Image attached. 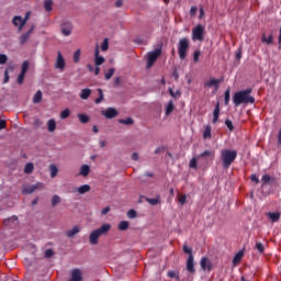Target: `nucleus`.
Returning a JSON list of instances; mask_svg holds the SVG:
<instances>
[{"instance_id": "obj_1", "label": "nucleus", "mask_w": 281, "mask_h": 281, "mask_svg": "<svg viewBox=\"0 0 281 281\" xmlns=\"http://www.w3.org/2000/svg\"><path fill=\"white\" fill-rule=\"evenodd\" d=\"M251 88L238 91L233 97V102L235 106H240V104H254L256 98L251 97Z\"/></svg>"}, {"instance_id": "obj_2", "label": "nucleus", "mask_w": 281, "mask_h": 281, "mask_svg": "<svg viewBox=\"0 0 281 281\" xmlns=\"http://www.w3.org/2000/svg\"><path fill=\"white\" fill-rule=\"evenodd\" d=\"M236 157H238V151L232 149H223L220 154V159L222 161V166L224 170H228L234 161H236Z\"/></svg>"}, {"instance_id": "obj_3", "label": "nucleus", "mask_w": 281, "mask_h": 281, "mask_svg": "<svg viewBox=\"0 0 281 281\" xmlns=\"http://www.w3.org/2000/svg\"><path fill=\"white\" fill-rule=\"evenodd\" d=\"M111 231V224H103L100 228L92 231L89 235L90 245H98L100 236H106Z\"/></svg>"}, {"instance_id": "obj_4", "label": "nucleus", "mask_w": 281, "mask_h": 281, "mask_svg": "<svg viewBox=\"0 0 281 281\" xmlns=\"http://www.w3.org/2000/svg\"><path fill=\"white\" fill-rule=\"evenodd\" d=\"M189 49H190V40H188V37L181 38L178 43V54H179L180 60H186Z\"/></svg>"}, {"instance_id": "obj_5", "label": "nucleus", "mask_w": 281, "mask_h": 281, "mask_svg": "<svg viewBox=\"0 0 281 281\" xmlns=\"http://www.w3.org/2000/svg\"><path fill=\"white\" fill-rule=\"evenodd\" d=\"M205 38V26L198 24L192 30V41H204Z\"/></svg>"}, {"instance_id": "obj_6", "label": "nucleus", "mask_w": 281, "mask_h": 281, "mask_svg": "<svg viewBox=\"0 0 281 281\" xmlns=\"http://www.w3.org/2000/svg\"><path fill=\"white\" fill-rule=\"evenodd\" d=\"M161 56V48H156L154 52L148 53L147 68L150 69L157 61V58Z\"/></svg>"}, {"instance_id": "obj_7", "label": "nucleus", "mask_w": 281, "mask_h": 281, "mask_svg": "<svg viewBox=\"0 0 281 281\" xmlns=\"http://www.w3.org/2000/svg\"><path fill=\"white\" fill-rule=\"evenodd\" d=\"M29 20H30V12H26L24 19L21 15H15L12 20V24L14 25V27H19V23H20V30H23V27H25V24L27 23ZM16 21H19V23H16Z\"/></svg>"}, {"instance_id": "obj_8", "label": "nucleus", "mask_w": 281, "mask_h": 281, "mask_svg": "<svg viewBox=\"0 0 281 281\" xmlns=\"http://www.w3.org/2000/svg\"><path fill=\"white\" fill-rule=\"evenodd\" d=\"M221 82H223V78H211L209 81L204 82V89H212V87H214L215 91H218Z\"/></svg>"}, {"instance_id": "obj_9", "label": "nucleus", "mask_w": 281, "mask_h": 281, "mask_svg": "<svg viewBox=\"0 0 281 281\" xmlns=\"http://www.w3.org/2000/svg\"><path fill=\"white\" fill-rule=\"evenodd\" d=\"M261 182L262 188H265V186H278V179L276 177H271L270 175H263Z\"/></svg>"}, {"instance_id": "obj_10", "label": "nucleus", "mask_w": 281, "mask_h": 281, "mask_svg": "<svg viewBox=\"0 0 281 281\" xmlns=\"http://www.w3.org/2000/svg\"><path fill=\"white\" fill-rule=\"evenodd\" d=\"M119 114L120 113L115 108H108L106 110H103L101 112V115H103V117H105L106 120H113V117H117Z\"/></svg>"}, {"instance_id": "obj_11", "label": "nucleus", "mask_w": 281, "mask_h": 281, "mask_svg": "<svg viewBox=\"0 0 281 281\" xmlns=\"http://www.w3.org/2000/svg\"><path fill=\"white\" fill-rule=\"evenodd\" d=\"M41 188H44V184L42 182H37L35 184L27 186L23 189L24 194H33V192H36V190H41Z\"/></svg>"}, {"instance_id": "obj_12", "label": "nucleus", "mask_w": 281, "mask_h": 281, "mask_svg": "<svg viewBox=\"0 0 281 281\" xmlns=\"http://www.w3.org/2000/svg\"><path fill=\"white\" fill-rule=\"evenodd\" d=\"M71 32H74V25L71 22H64L61 24V34L64 36H71Z\"/></svg>"}, {"instance_id": "obj_13", "label": "nucleus", "mask_w": 281, "mask_h": 281, "mask_svg": "<svg viewBox=\"0 0 281 281\" xmlns=\"http://www.w3.org/2000/svg\"><path fill=\"white\" fill-rule=\"evenodd\" d=\"M214 157H216V153L214 150H205L202 154L198 156V159H210L211 161L214 160Z\"/></svg>"}, {"instance_id": "obj_14", "label": "nucleus", "mask_w": 281, "mask_h": 281, "mask_svg": "<svg viewBox=\"0 0 281 281\" xmlns=\"http://www.w3.org/2000/svg\"><path fill=\"white\" fill-rule=\"evenodd\" d=\"M55 69H60V71L65 69V57H63V54L60 52H58L57 54Z\"/></svg>"}, {"instance_id": "obj_15", "label": "nucleus", "mask_w": 281, "mask_h": 281, "mask_svg": "<svg viewBox=\"0 0 281 281\" xmlns=\"http://www.w3.org/2000/svg\"><path fill=\"white\" fill-rule=\"evenodd\" d=\"M187 271L189 273H196V269L194 268V256H189L187 259Z\"/></svg>"}, {"instance_id": "obj_16", "label": "nucleus", "mask_w": 281, "mask_h": 281, "mask_svg": "<svg viewBox=\"0 0 281 281\" xmlns=\"http://www.w3.org/2000/svg\"><path fill=\"white\" fill-rule=\"evenodd\" d=\"M200 266L203 271H212V262H210L206 257L201 259Z\"/></svg>"}, {"instance_id": "obj_17", "label": "nucleus", "mask_w": 281, "mask_h": 281, "mask_svg": "<svg viewBox=\"0 0 281 281\" xmlns=\"http://www.w3.org/2000/svg\"><path fill=\"white\" fill-rule=\"evenodd\" d=\"M34 32V26H32L27 33H24L23 35L20 36L19 41H20V45H25V43H27V41H30V36L31 34Z\"/></svg>"}, {"instance_id": "obj_18", "label": "nucleus", "mask_w": 281, "mask_h": 281, "mask_svg": "<svg viewBox=\"0 0 281 281\" xmlns=\"http://www.w3.org/2000/svg\"><path fill=\"white\" fill-rule=\"evenodd\" d=\"M94 63L97 67H100L104 63V57L100 56V48L98 46L94 50Z\"/></svg>"}, {"instance_id": "obj_19", "label": "nucleus", "mask_w": 281, "mask_h": 281, "mask_svg": "<svg viewBox=\"0 0 281 281\" xmlns=\"http://www.w3.org/2000/svg\"><path fill=\"white\" fill-rule=\"evenodd\" d=\"M142 199H145V201L149 203V205H159L161 203V195H156V198L153 199L142 196Z\"/></svg>"}, {"instance_id": "obj_20", "label": "nucleus", "mask_w": 281, "mask_h": 281, "mask_svg": "<svg viewBox=\"0 0 281 281\" xmlns=\"http://www.w3.org/2000/svg\"><path fill=\"white\" fill-rule=\"evenodd\" d=\"M69 281H82V272L80 269H75L71 271V278Z\"/></svg>"}, {"instance_id": "obj_21", "label": "nucleus", "mask_w": 281, "mask_h": 281, "mask_svg": "<svg viewBox=\"0 0 281 281\" xmlns=\"http://www.w3.org/2000/svg\"><path fill=\"white\" fill-rule=\"evenodd\" d=\"M221 115V103H216L215 109L213 111V124H216L218 122V117Z\"/></svg>"}, {"instance_id": "obj_22", "label": "nucleus", "mask_w": 281, "mask_h": 281, "mask_svg": "<svg viewBox=\"0 0 281 281\" xmlns=\"http://www.w3.org/2000/svg\"><path fill=\"white\" fill-rule=\"evenodd\" d=\"M268 218L272 221V223H278L280 221L281 213L280 212H269L267 213Z\"/></svg>"}, {"instance_id": "obj_23", "label": "nucleus", "mask_w": 281, "mask_h": 281, "mask_svg": "<svg viewBox=\"0 0 281 281\" xmlns=\"http://www.w3.org/2000/svg\"><path fill=\"white\" fill-rule=\"evenodd\" d=\"M43 101V91L37 90L33 97V104H41Z\"/></svg>"}, {"instance_id": "obj_24", "label": "nucleus", "mask_w": 281, "mask_h": 281, "mask_svg": "<svg viewBox=\"0 0 281 281\" xmlns=\"http://www.w3.org/2000/svg\"><path fill=\"white\" fill-rule=\"evenodd\" d=\"M80 233V228L78 226H74L72 229L66 232L67 238H74L76 234Z\"/></svg>"}, {"instance_id": "obj_25", "label": "nucleus", "mask_w": 281, "mask_h": 281, "mask_svg": "<svg viewBox=\"0 0 281 281\" xmlns=\"http://www.w3.org/2000/svg\"><path fill=\"white\" fill-rule=\"evenodd\" d=\"M89 172H91V168L88 165H82L79 175L81 177H89Z\"/></svg>"}, {"instance_id": "obj_26", "label": "nucleus", "mask_w": 281, "mask_h": 281, "mask_svg": "<svg viewBox=\"0 0 281 281\" xmlns=\"http://www.w3.org/2000/svg\"><path fill=\"white\" fill-rule=\"evenodd\" d=\"M90 95H91V89H89V88L82 89L81 93L79 94L81 100H89Z\"/></svg>"}, {"instance_id": "obj_27", "label": "nucleus", "mask_w": 281, "mask_h": 281, "mask_svg": "<svg viewBox=\"0 0 281 281\" xmlns=\"http://www.w3.org/2000/svg\"><path fill=\"white\" fill-rule=\"evenodd\" d=\"M203 139H212V126H205V130L203 132Z\"/></svg>"}, {"instance_id": "obj_28", "label": "nucleus", "mask_w": 281, "mask_h": 281, "mask_svg": "<svg viewBox=\"0 0 281 281\" xmlns=\"http://www.w3.org/2000/svg\"><path fill=\"white\" fill-rule=\"evenodd\" d=\"M47 130L49 133H54V131H56V121L54 119L48 120Z\"/></svg>"}, {"instance_id": "obj_29", "label": "nucleus", "mask_w": 281, "mask_h": 281, "mask_svg": "<svg viewBox=\"0 0 281 281\" xmlns=\"http://www.w3.org/2000/svg\"><path fill=\"white\" fill-rule=\"evenodd\" d=\"M79 194H87V192H91V187L89 184H83L78 188Z\"/></svg>"}, {"instance_id": "obj_30", "label": "nucleus", "mask_w": 281, "mask_h": 281, "mask_svg": "<svg viewBox=\"0 0 281 281\" xmlns=\"http://www.w3.org/2000/svg\"><path fill=\"white\" fill-rule=\"evenodd\" d=\"M173 111H175V102L170 100L166 106V115H170V113H172Z\"/></svg>"}, {"instance_id": "obj_31", "label": "nucleus", "mask_w": 281, "mask_h": 281, "mask_svg": "<svg viewBox=\"0 0 281 281\" xmlns=\"http://www.w3.org/2000/svg\"><path fill=\"white\" fill-rule=\"evenodd\" d=\"M128 227H130L128 221H122L119 223L120 232H126V229H128Z\"/></svg>"}, {"instance_id": "obj_32", "label": "nucleus", "mask_w": 281, "mask_h": 281, "mask_svg": "<svg viewBox=\"0 0 281 281\" xmlns=\"http://www.w3.org/2000/svg\"><path fill=\"white\" fill-rule=\"evenodd\" d=\"M25 175H32L34 172V164L27 162L24 167Z\"/></svg>"}, {"instance_id": "obj_33", "label": "nucleus", "mask_w": 281, "mask_h": 281, "mask_svg": "<svg viewBox=\"0 0 281 281\" xmlns=\"http://www.w3.org/2000/svg\"><path fill=\"white\" fill-rule=\"evenodd\" d=\"M49 170H50V178L52 179L56 178V176L58 175V167H56V165H50Z\"/></svg>"}, {"instance_id": "obj_34", "label": "nucleus", "mask_w": 281, "mask_h": 281, "mask_svg": "<svg viewBox=\"0 0 281 281\" xmlns=\"http://www.w3.org/2000/svg\"><path fill=\"white\" fill-rule=\"evenodd\" d=\"M119 124H125V126H131V124H134V121L132 117L120 119Z\"/></svg>"}, {"instance_id": "obj_35", "label": "nucleus", "mask_w": 281, "mask_h": 281, "mask_svg": "<svg viewBox=\"0 0 281 281\" xmlns=\"http://www.w3.org/2000/svg\"><path fill=\"white\" fill-rule=\"evenodd\" d=\"M78 120L81 122V124H88L90 119L87 114H78Z\"/></svg>"}, {"instance_id": "obj_36", "label": "nucleus", "mask_w": 281, "mask_h": 281, "mask_svg": "<svg viewBox=\"0 0 281 281\" xmlns=\"http://www.w3.org/2000/svg\"><path fill=\"white\" fill-rule=\"evenodd\" d=\"M54 5V1L52 0H45L44 2V9L46 12H52V7Z\"/></svg>"}, {"instance_id": "obj_37", "label": "nucleus", "mask_w": 281, "mask_h": 281, "mask_svg": "<svg viewBox=\"0 0 281 281\" xmlns=\"http://www.w3.org/2000/svg\"><path fill=\"white\" fill-rule=\"evenodd\" d=\"M169 93H170L171 98H175L176 100L181 98V90H177L175 92V90H172V88H169Z\"/></svg>"}, {"instance_id": "obj_38", "label": "nucleus", "mask_w": 281, "mask_h": 281, "mask_svg": "<svg viewBox=\"0 0 281 281\" xmlns=\"http://www.w3.org/2000/svg\"><path fill=\"white\" fill-rule=\"evenodd\" d=\"M243 251H239L238 254L235 255V257L233 258V263L238 265V262H240V260H243Z\"/></svg>"}, {"instance_id": "obj_39", "label": "nucleus", "mask_w": 281, "mask_h": 281, "mask_svg": "<svg viewBox=\"0 0 281 281\" xmlns=\"http://www.w3.org/2000/svg\"><path fill=\"white\" fill-rule=\"evenodd\" d=\"M30 69V61L24 60L22 63V69H21V74H27V70Z\"/></svg>"}, {"instance_id": "obj_40", "label": "nucleus", "mask_w": 281, "mask_h": 281, "mask_svg": "<svg viewBox=\"0 0 281 281\" xmlns=\"http://www.w3.org/2000/svg\"><path fill=\"white\" fill-rule=\"evenodd\" d=\"M98 93H99V98L95 99V104H100V102H102V100H104V92L102 91V89H98Z\"/></svg>"}, {"instance_id": "obj_41", "label": "nucleus", "mask_w": 281, "mask_h": 281, "mask_svg": "<svg viewBox=\"0 0 281 281\" xmlns=\"http://www.w3.org/2000/svg\"><path fill=\"white\" fill-rule=\"evenodd\" d=\"M262 43H267V45H273V35L262 36Z\"/></svg>"}, {"instance_id": "obj_42", "label": "nucleus", "mask_w": 281, "mask_h": 281, "mask_svg": "<svg viewBox=\"0 0 281 281\" xmlns=\"http://www.w3.org/2000/svg\"><path fill=\"white\" fill-rule=\"evenodd\" d=\"M255 249H258L259 254H265V245L260 241L256 243Z\"/></svg>"}, {"instance_id": "obj_43", "label": "nucleus", "mask_w": 281, "mask_h": 281, "mask_svg": "<svg viewBox=\"0 0 281 281\" xmlns=\"http://www.w3.org/2000/svg\"><path fill=\"white\" fill-rule=\"evenodd\" d=\"M60 198L57 195V194H55L53 198H52V206L53 207H56V205H58V203H60Z\"/></svg>"}, {"instance_id": "obj_44", "label": "nucleus", "mask_w": 281, "mask_h": 281, "mask_svg": "<svg viewBox=\"0 0 281 281\" xmlns=\"http://www.w3.org/2000/svg\"><path fill=\"white\" fill-rule=\"evenodd\" d=\"M113 74H115V69L110 68L108 72H105V80H111L113 78Z\"/></svg>"}, {"instance_id": "obj_45", "label": "nucleus", "mask_w": 281, "mask_h": 281, "mask_svg": "<svg viewBox=\"0 0 281 281\" xmlns=\"http://www.w3.org/2000/svg\"><path fill=\"white\" fill-rule=\"evenodd\" d=\"M18 221H19V217H16V216L7 218V220H4V225H10V223L15 224V223H18Z\"/></svg>"}, {"instance_id": "obj_46", "label": "nucleus", "mask_w": 281, "mask_h": 281, "mask_svg": "<svg viewBox=\"0 0 281 281\" xmlns=\"http://www.w3.org/2000/svg\"><path fill=\"white\" fill-rule=\"evenodd\" d=\"M167 276H168V278H171V279L176 278V280H179V273H177V271H175V270L168 271Z\"/></svg>"}, {"instance_id": "obj_47", "label": "nucleus", "mask_w": 281, "mask_h": 281, "mask_svg": "<svg viewBox=\"0 0 281 281\" xmlns=\"http://www.w3.org/2000/svg\"><path fill=\"white\" fill-rule=\"evenodd\" d=\"M24 80H25V74L20 72L16 79L18 85H23Z\"/></svg>"}, {"instance_id": "obj_48", "label": "nucleus", "mask_w": 281, "mask_h": 281, "mask_svg": "<svg viewBox=\"0 0 281 281\" xmlns=\"http://www.w3.org/2000/svg\"><path fill=\"white\" fill-rule=\"evenodd\" d=\"M69 115H70L69 109H65V110L61 111V113H60V119H61V120H67V117H69Z\"/></svg>"}, {"instance_id": "obj_49", "label": "nucleus", "mask_w": 281, "mask_h": 281, "mask_svg": "<svg viewBox=\"0 0 281 281\" xmlns=\"http://www.w3.org/2000/svg\"><path fill=\"white\" fill-rule=\"evenodd\" d=\"M127 218H137V211L135 210L127 211Z\"/></svg>"}, {"instance_id": "obj_50", "label": "nucleus", "mask_w": 281, "mask_h": 281, "mask_svg": "<svg viewBox=\"0 0 281 281\" xmlns=\"http://www.w3.org/2000/svg\"><path fill=\"white\" fill-rule=\"evenodd\" d=\"M225 125L227 126L228 131H234V123L232 122V120L226 119L225 120Z\"/></svg>"}, {"instance_id": "obj_51", "label": "nucleus", "mask_w": 281, "mask_h": 281, "mask_svg": "<svg viewBox=\"0 0 281 281\" xmlns=\"http://www.w3.org/2000/svg\"><path fill=\"white\" fill-rule=\"evenodd\" d=\"M102 52H106L109 49V38H105L101 44Z\"/></svg>"}, {"instance_id": "obj_52", "label": "nucleus", "mask_w": 281, "mask_h": 281, "mask_svg": "<svg viewBox=\"0 0 281 281\" xmlns=\"http://www.w3.org/2000/svg\"><path fill=\"white\" fill-rule=\"evenodd\" d=\"M182 249H183L184 254H188V256H193L192 255V248H190L188 246V244H184Z\"/></svg>"}, {"instance_id": "obj_53", "label": "nucleus", "mask_w": 281, "mask_h": 281, "mask_svg": "<svg viewBox=\"0 0 281 281\" xmlns=\"http://www.w3.org/2000/svg\"><path fill=\"white\" fill-rule=\"evenodd\" d=\"M74 63H80V49L74 53Z\"/></svg>"}, {"instance_id": "obj_54", "label": "nucleus", "mask_w": 281, "mask_h": 281, "mask_svg": "<svg viewBox=\"0 0 281 281\" xmlns=\"http://www.w3.org/2000/svg\"><path fill=\"white\" fill-rule=\"evenodd\" d=\"M178 201H179L180 205H184L188 201V195H186V194L180 195Z\"/></svg>"}, {"instance_id": "obj_55", "label": "nucleus", "mask_w": 281, "mask_h": 281, "mask_svg": "<svg viewBox=\"0 0 281 281\" xmlns=\"http://www.w3.org/2000/svg\"><path fill=\"white\" fill-rule=\"evenodd\" d=\"M8 63V55L0 54V65H5Z\"/></svg>"}, {"instance_id": "obj_56", "label": "nucleus", "mask_w": 281, "mask_h": 281, "mask_svg": "<svg viewBox=\"0 0 281 281\" xmlns=\"http://www.w3.org/2000/svg\"><path fill=\"white\" fill-rule=\"evenodd\" d=\"M199 58H201V50H195L193 54L194 63H199Z\"/></svg>"}, {"instance_id": "obj_57", "label": "nucleus", "mask_w": 281, "mask_h": 281, "mask_svg": "<svg viewBox=\"0 0 281 281\" xmlns=\"http://www.w3.org/2000/svg\"><path fill=\"white\" fill-rule=\"evenodd\" d=\"M198 158H192L189 162L190 168H193L195 170L196 168Z\"/></svg>"}, {"instance_id": "obj_58", "label": "nucleus", "mask_w": 281, "mask_h": 281, "mask_svg": "<svg viewBox=\"0 0 281 281\" xmlns=\"http://www.w3.org/2000/svg\"><path fill=\"white\" fill-rule=\"evenodd\" d=\"M224 104H229V90H226L224 93Z\"/></svg>"}, {"instance_id": "obj_59", "label": "nucleus", "mask_w": 281, "mask_h": 281, "mask_svg": "<svg viewBox=\"0 0 281 281\" xmlns=\"http://www.w3.org/2000/svg\"><path fill=\"white\" fill-rule=\"evenodd\" d=\"M45 258H52L54 256V250L52 249H46L44 252Z\"/></svg>"}, {"instance_id": "obj_60", "label": "nucleus", "mask_w": 281, "mask_h": 281, "mask_svg": "<svg viewBox=\"0 0 281 281\" xmlns=\"http://www.w3.org/2000/svg\"><path fill=\"white\" fill-rule=\"evenodd\" d=\"M7 82H10V72H8V70H4L3 85H7Z\"/></svg>"}, {"instance_id": "obj_61", "label": "nucleus", "mask_w": 281, "mask_h": 281, "mask_svg": "<svg viewBox=\"0 0 281 281\" xmlns=\"http://www.w3.org/2000/svg\"><path fill=\"white\" fill-rule=\"evenodd\" d=\"M250 181H252L254 183H260V179H258V176H256V173L250 176Z\"/></svg>"}, {"instance_id": "obj_62", "label": "nucleus", "mask_w": 281, "mask_h": 281, "mask_svg": "<svg viewBox=\"0 0 281 281\" xmlns=\"http://www.w3.org/2000/svg\"><path fill=\"white\" fill-rule=\"evenodd\" d=\"M110 212H111V207L106 206V207L102 209L101 214H102V216H105V214H109Z\"/></svg>"}, {"instance_id": "obj_63", "label": "nucleus", "mask_w": 281, "mask_h": 281, "mask_svg": "<svg viewBox=\"0 0 281 281\" xmlns=\"http://www.w3.org/2000/svg\"><path fill=\"white\" fill-rule=\"evenodd\" d=\"M240 58H243V48H239L236 53V59L240 60Z\"/></svg>"}, {"instance_id": "obj_64", "label": "nucleus", "mask_w": 281, "mask_h": 281, "mask_svg": "<svg viewBox=\"0 0 281 281\" xmlns=\"http://www.w3.org/2000/svg\"><path fill=\"white\" fill-rule=\"evenodd\" d=\"M5 126H7L5 120H0V131H3V128H5Z\"/></svg>"}]
</instances>
